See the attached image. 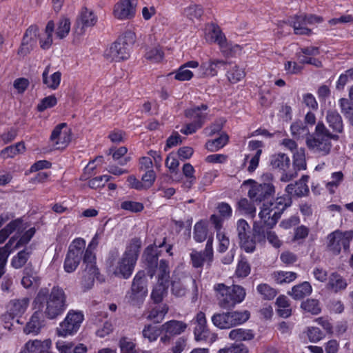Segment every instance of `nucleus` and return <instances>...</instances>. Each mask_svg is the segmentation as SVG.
Wrapping results in <instances>:
<instances>
[{
	"instance_id": "5",
	"label": "nucleus",
	"mask_w": 353,
	"mask_h": 353,
	"mask_svg": "<svg viewBox=\"0 0 353 353\" xmlns=\"http://www.w3.org/2000/svg\"><path fill=\"white\" fill-rule=\"evenodd\" d=\"M287 207L288 204L283 197H279L274 201L264 202L259 214L263 223L261 227L272 228Z\"/></svg>"
},
{
	"instance_id": "54",
	"label": "nucleus",
	"mask_w": 353,
	"mask_h": 353,
	"mask_svg": "<svg viewBox=\"0 0 353 353\" xmlns=\"http://www.w3.org/2000/svg\"><path fill=\"white\" fill-rule=\"evenodd\" d=\"M208 229L202 223H196L194 228V239L197 242H203L207 238Z\"/></svg>"
},
{
	"instance_id": "31",
	"label": "nucleus",
	"mask_w": 353,
	"mask_h": 353,
	"mask_svg": "<svg viewBox=\"0 0 353 353\" xmlns=\"http://www.w3.org/2000/svg\"><path fill=\"white\" fill-rule=\"evenodd\" d=\"M312 292V288L309 282L305 281L301 284L294 286L290 295L296 300L303 299L309 296Z\"/></svg>"
},
{
	"instance_id": "21",
	"label": "nucleus",
	"mask_w": 353,
	"mask_h": 353,
	"mask_svg": "<svg viewBox=\"0 0 353 353\" xmlns=\"http://www.w3.org/2000/svg\"><path fill=\"white\" fill-rule=\"evenodd\" d=\"M207 110L208 105L201 104L200 106H194L186 110L185 116L194 123H201V126H203L208 117Z\"/></svg>"
},
{
	"instance_id": "24",
	"label": "nucleus",
	"mask_w": 353,
	"mask_h": 353,
	"mask_svg": "<svg viewBox=\"0 0 353 353\" xmlns=\"http://www.w3.org/2000/svg\"><path fill=\"white\" fill-rule=\"evenodd\" d=\"M42 313L37 311L33 313L29 321L23 328V332L26 334L36 335L39 333L43 325V321L41 320Z\"/></svg>"
},
{
	"instance_id": "56",
	"label": "nucleus",
	"mask_w": 353,
	"mask_h": 353,
	"mask_svg": "<svg viewBox=\"0 0 353 353\" xmlns=\"http://www.w3.org/2000/svg\"><path fill=\"white\" fill-rule=\"evenodd\" d=\"M160 330L151 325H145L142 331L143 336L148 339L150 342L157 340L160 334Z\"/></svg>"
},
{
	"instance_id": "6",
	"label": "nucleus",
	"mask_w": 353,
	"mask_h": 353,
	"mask_svg": "<svg viewBox=\"0 0 353 353\" xmlns=\"http://www.w3.org/2000/svg\"><path fill=\"white\" fill-rule=\"evenodd\" d=\"M190 290L193 294L192 301H194L198 294L196 280L191 276L174 271L171 280V293L174 296L183 297Z\"/></svg>"
},
{
	"instance_id": "53",
	"label": "nucleus",
	"mask_w": 353,
	"mask_h": 353,
	"mask_svg": "<svg viewBox=\"0 0 353 353\" xmlns=\"http://www.w3.org/2000/svg\"><path fill=\"white\" fill-rule=\"evenodd\" d=\"M290 129L293 137L295 138H299L305 134L308 136V134H310L308 128L301 121L293 123L291 125Z\"/></svg>"
},
{
	"instance_id": "25",
	"label": "nucleus",
	"mask_w": 353,
	"mask_h": 353,
	"mask_svg": "<svg viewBox=\"0 0 353 353\" xmlns=\"http://www.w3.org/2000/svg\"><path fill=\"white\" fill-rule=\"evenodd\" d=\"M187 328V324L183 321L172 320L163 324L161 330L169 336H176L183 333Z\"/></svg>"
},
{
	"instance_id": "51",
	"label": "nucleus",
	"mask_w": 353,
	"mask_h": 353,
	"mask_svg": "<svg viewBox=\"0 0 353 353\" xmlns=\"http://www.w3.org/2000/svg\"><path fill=\"white\" fill-rule=\"evenodd\" d=\"M245 76V73L242 68H240L237 65H234L230 71L228 72V80L232 83H236L243 79Z\"/></svg>"
},
{
	"instance_id": "4",
	"label": "nucleus",
	"mask_w": 353,
	"mask_h": 353,
	"mask_svg": "<svg viewBox=\"0 0 353 353\" xmlns=\"http://www.w3.org/2000/svg\"><path fill=\"white\" fill-rule=\"evenodd\" d=\"M214 289L217 292L218 304L223 309L234 307L241 303L245 296L244 288L238 285L226 286L223 283H219L214 285Z\"/></svg>"
},
{
	"instance_id": "35",
	"label": "nucleus",
	"mask_w": 353,
	"mask_h": 353,
	"mask_svg": "<svg viewBox=\"0 0 353 353\" xmlns=\"http://www.w3.org/2000/svg\"><path fill=\"white\" fill-rule=\"evenodd\" d=\"M26 150L23 142H18L14 145L6 147L0 152V155L3 159L12 158L18 154L23 153Z\"/></svg>"
},
{
	"instance_id": "43",
	"label": "nucleus",
	"mask_w": 353,
	"mask_h": 353,
	"mask_svg": "<svg viewBox=\"0 0 353 353\" xmlns=\"http://www.w3.org/2000/svg\"><path fill=\"white\" fill-rule=\"evenodd\" d=\"M54 29V23L52 21H48L45 30V34L46 37L45 39L40 38L39 43L40 46L42 49H48L52 43V32Z\"/></svg>"
},
{
	"instance_id": "33",
	"label": "nucleus",
	"mask_w": 353,
	"mask_h": 353,
	"mask_svg": "<svg viewBox=\"0 0 353 353\" xmlns=\"http://www.w3.org/2000/svg\"><path fill=\"white\" fill-rule=\"evenodd\" d=\"M22 221L20 219L10 222L5 228L0 230V244L3 243L14 231H19Z\"/></svg>"
},
{
	"instance_id": "18",
	"label": "nucleus",
	"mask_w": 353,
	"mask_h": 353,
	"mask_svg": "<svg viewBox=\"0 0 353 353\" xmlns=\"http://www.w3.org/2000/svg\"><path fill=\"white\" fill-rule=\"evenodd\" d=\"M29 305L28 298H22L18 299H12L10 301L6 306L7 314L4 316L6 319L7 316L11 319L19 317L23 315L26 311Z\"/></svg>"
},
{
	"instance_id": "63",
	"label": "nucleus",
	"mask_w": 353,
	"mask_h": 353,
	"mask_svg": "<svg viewBox=\"0 0 353 353\" xmlns=\"http://www.w3.org/2000/svg\"><path fill=\"white\" fill-rule=\"evenodd\" d=\"M145 58L152 62H159L163 58V52L159 48H153L146 52Z\"/></svg>"
},
{
	"instance_id": "22",
	"label": "nucleus",
	"mask_w": 353,
	"mask_h": 353,
	"mask_svg": "<svg viewBox=\"0 0 353 353\" xmlns=\"http://www.w3.org/2000/svg\"><path fill=\"white\" fill-rule=\"evenodd\" d=\"M156 272L149 270L148 273L151 278L157 274V283L160 284L168 285L169 279H170V269L169 263L167 261L162 259L160 261L159 265H156Z\"/></svg>"
},
{
	"instance_id": "27",
	"label": "nucleus",
	"mask_w": 353,
	"mask_h": 353,
	"mask_svg": "<svg viewBox=\"0 0 353 353\" xmlns=\"http://www.w3.org/2000/svg\"><path fill=\"white\" fill-rule=\"evenodd\" d=\"M326 121L332 132L341 133L343 131V123L341 116L335 110H329L326 114Z\"/></svg>"
},
{
	"instance_id": "7",
	"label": "nucleus",
	"mask_w": 353,
	"mask_h": 353,
	"mask_svg": "<svg viewBox=\"0 0 353 353\" xmlns=\"http://www.w3.org/2000/svg\"><path fill=\"white\" fill-rule=\"evenodd\" d=\"M134 33L131 31L125 32L124 37L112 43L105 50V57L107 59L114 61L125 60L130 57L129 43L134 41Z\"/></svg>"
},
{
	"instance_id": "36",
	"label": "nucleus",
	"mask_w": 353,
	"mask_h": 353,
	"mask_svg": "<svg viewBox=\"0 0 353 353\" xmlns=\"http://www.w3.org/2000/svg\"><path fill=\"white\" fill-rule=\"evenodd\" d=\"M276 304L278 306L277 313L283 318H288L292 314L290 304L288 299L285 296H280L277 298Z\"/></svg>"
},
{
	"instance_id": "15",
	"label": "nucleus",
	"mask_w": 353,
	"mask_h": 353,
	"mask_svg": "<svg viewBox=\"0 0 353 353\" xmlns=\"http://www.w3.org/2000/svg\"><path fill=\"white\" fill-rule=\"evenodd\" d=\"M137 0H120L114 5L113 14L120 20L130 19L135 15Z\"/></svg>"
},
{
	"instance_id": "60",
	"label": "nucleus",
	"mask_w": 353,
	"mask_h": 353,
	"mask_svg": "<svg viewBox=\"0 0 353 353\" xmlns=\"http://www.w3.org/2000/svg\"><path fill=\"white\" fill-rule=\"evenodd\" d=\"M238 208L244 213L250 214L252 216H254L255 215L256 208L245 198L241 199L238 202Z\"/></svg>"
},
{
	"instance_id": "58",
	"label": "nucleus",
	"mask_w": 353,
	"mask_h": 353,
	"mask_svg": "<svg viewBox=\"0 0 353 353\" xmlns=\"http://www.w3.org/2000/svg\"><path fill=\"white\" fill-rule=\"evenodd\" d=\"M70 30V22L68 19H61L57 27L56 34L59 39L65 37Z\"/></svg>"
},
{
	"instance_id": "50",
	"label": "nucleus",
	"mask_w": 353,
	"mask_h": 353,
	"mask_svg": "<svg viewBox=\"0 0 353 353\" xmlns=\"http://www.w3.org/2000/svg\"><path fill=\"white\" fill-rule=\"evenodd\" d=\"M30 256V252L26 250L19 252L17 256L12 259V266L16 269L22 268L27 262Z\"/></svg>"
},
{
	"instance_id": "37",
	"label": "nucleus",
	"mask_w": 353,
	"mask_h": 353,
	"mask_svg": "<svg viewBox=\"0 0 353 353\" xmlns=\"http://www.w3.org/2000/svg\"><path fill=\"white\" fill-rule=\"evenodd\" d=\"M229 338L236 341H249L254 338V334L250 330L237 328L230 332Z\"/></svg>"
},
{
	"instance_id": "38",
	"label": "nucleus",
	"mask_w": 353,
	"mask_h": 353,
	"mask_svg": "<svg viewBox=\"0 0 353 353\" xmlns=\"http://www.w3.org/2000/svg\"><path fill=\"white\" fill-rule=\"evenodd\" d=\"M44 343L46 344V346H48L50 342L48 341H45L44 342H42L39 340L29 341L25 344L24 347L21 350L20 353L41 352Z\"/></svg>"
},
{
	"instance_id": "46",
	"label": "nucleus",
	"mask_w": 353,
	"mask_h": 353,
	"mask_svg": "<svg viewBox=\"0 0 353 353\" xmlns=\"http://www.w3.org/2000/svg\"><path fill=\"white\" fill-rule=\"evenodd\" d=\"M274 279L277 283H289L294 281L296 278V274L293 272L279 271L274 272Z\"/></svg>"
},
{
	"instance_id": "19",
	"label": "nucleus",
	"mask_w": 353,
	"mask_h": 353,
	"mask_svg": "<svg viewBox=\"0 0 353 353\" xmlns=\"http://www.w3.org/2000/svg\"><path fill=\"white\" fill-rule=\"evenodd\" d=\"M210 221L213 223L214 227L216 231V238L219 242V251L220 252H224L227 250L230 245V239L221 230L223 228L222 219L217 215L212 214L210 217Z\"/></svg>"
},
{
	"instance_id": "23",
	"label": "nucleus",
	"mask_w": 353,
	"mask_h": 353,
	"mask_svg": "<svg viewBox=\"0 0 353 353\" xmlns=\"http://www.w3.org/2000/svg\"><path fill=\"white\" fill-rule=\"evenodd\" d=\"M308 179V176L304 175L294 184L290 183L285 188L286 192L290 195L297 196H303L307 195L309 192V188L307 185Z\"/></svg>"
},
{
	"instance_id": "49",
	"label": "nucleus",
	"mask_w": 353,
	"mask_h": 353,
	"mask_svg": "<svg viewBox=\"0 0 353 353\" xmlns=\"http://www.w3.org/2000/svg\"><path fill=\"white\" fill-rule=\"evenodd\" d=\"M168 285L160 284L157 283V285L152 290L151 294V298L154 303H160L165 294L167 293Z\"/></svg>"
},
{
	"instance_id": "11",
	"label": "nucleus",
	"mask_w": 353,
	"mask_h": 353,
	"mask_svg": "<svg viewBox=\"0 0 353 353\" xmlns=\"http://www.w3.org/2000/svg\"><path fill=\"white\" fill-rule=\"evenodd\" d=\"M83 321V314L81 312L70 310L65 319L57 328V334L59 336H67L76 333Z\"/></svg>"
},
{
	"instance_id": "61",
	"label": "nucleus",
	"mask_w": 353,
	"mask_h": 353,
	"mask_svg": "<svg viewBox=\"0 0 353 353\" xmlns=\"http://www.w3.org/2000/svg\"><path fill=\"white\" fill-rule=\"evenodd\" d=\"M39 37V28L37 26H30L26 31L23 39L34 45L37 43V39Z\"/></svg>"
},
{
	"instance_id": "17",
	"label": "nucleus",
	"mask_w": 353,
	"mask_h": 353,
	"mask_svg": "<svg viewBox=\"0 0 353 353\" xmlns=\"http://www.w3.org/2000/svg\"><path fill=\"white\" fill-rule=\"evenodd\" d=\"M226 62L221 59H210L208 62H203L197 70L199 78H206L216 76L218 70L225 67Z\"/></svg>"
},
{
	"instance_id": "26",
	"label": "nucleus",
	"mask_w": 353,
	"mask_h": 353,
	"mask_svg": "<svg viewBox=\"0 0 353 353\" xmlns=\"http://www.w3.org/2000/svg\"><path fill=\"white\" fill-rule=\"evenodd\" d=\"M199 66V62L196 61H190L181 65L177 71L175 72V79L181 81L190 80L194 74L192 71L188 70L190 68H197Z\"/></svg>"
},
{
	"instance_id": "8",
	"label": "nucleus",
	"mask_w": 353,
	"mask_h": 353,
	"mask_svg": "<svg viewBox=\"0 0 353 353\" xmlns=\"http://www.w3.org/2000/svg\"><path fill=\"white\" fill-rule=\"evenodd\" d=\"M250 316L248 310L216 313L212 316V322L220 329H230L244 323Z\"/></svg>"
},
{
	"instance_id": "42",
	"label": "nucleus",
	"mask_w": 353,
	"mask_h": 353,
	"mask_svg": "<svg viewBox=\"0 0 353 353\" xmlns=\"http://www.w3.org/2000/svg\"><path fill=\"white\" fill-rule=\"evenodd\" d=\"M203 14V10L200 5L191 4L185 8L183 12V16L194 21L199 19Z\"/></svg>"
},
{
	"instance_id": "9",
	"label": "nucleus",
	"mask_w": 353,
	"mask_h": 353,
	"mask_svg": "<svg viewBox=\"0 0 353 353\" xmlns=\"http://www.w3.org/2000/svg\"><path fill=\"white\" fill-rule=\"evenodd\" d=\"M85 247V242L83 239L78 238L72 241L69 247L64 262L65 272L71 273L77 269L83 259L82 256Z\"/></svg>"
},
{
	"instance_id": "59",
	"label": "nucleus",
	"mask_w": 353,
	"mask_h": 353,
	"mask_svg": "<svg viewBox=\"0 0 353 353\" xmlns=\"http://www.w3.org/2000/svg\"><path fill=\"white\" fill-rule=\"evenodd\" d=\"M57 103V98L54 95H50L43 98L37 105L39 112H43L48 108L54 107Z\"/></svg>"
},
{
	"instance_id": "44",
	"label": "nucleus",
	"mask_w": 353,
	"mask_h": 353,
	"mask_svg": "<svg viewBox=\"0 0 353 353\" xmlns=\"http://www.w3.org/2000/svg\"><path fill=\"white\" fill-rule=\"evenodd\" d=\"M301 307L305 312L314 315L319 314L321 311L319 300L314 299H307L303 301Z\"/></svg>"
},
{
	"instance_id": "39",
	"label": "nucleus",
	"mask_w": 353,
	"mask_h": 353,
	"mask_svg": "<svg viewBox=\"0 0 353 353\" xmlns=\"http://www.w3.org/2000/svg\"><path fill=\"white\" fill-rule=\"evenodd\" d=\"M147 295V294L130 290L125 295V299L130 305L140 307Z\"/></svg>"
},
{
	"instance_id": "10",
	"label": "nucleus",
	"mask_w": 353,
	"mask_h": 353,
	"mask_svg": "<svg viewBox=\"0 0 353 353\" xmlns=\"http://www.w3.org/2000/svg\"><path fill=\"white\" fill-rule=\"evenodd\" d=\"M243 185H250L248 195L253 202L261 203L268 199L274 194V187L270 183H258L254 180L245 181Z\"/></svg>"
},
{
	"instance_id": "57",
	"label": "nucleus",
	"mask_w": 353,
	"mask_h": 353,
	"mask_svg": "<svg viewBox=\"0 0 353 353\" xmlns=\"http://www.w3.org/2000/svg\"><path fill=\"white\" fill-rule=\"evenodd\" d=\"M236 230L239 239L249 236L250 233V227L248 222L244 219H239L236 223Z\"/></svg>"
},
{
	"instance_id": "12",
	"label": "nucleus",
	"mask_w": 353,
	"mask_h": 353,
	"mask_svg": "<svg viewBox=\"0 0 353 353\" xmlns=\"http://www.w3.org/2000/svg\"><path fill=\"white\" fill-rule=\"evenodd\" d=\"M353 239V230H348L344 232L335 231L327 236L328 250L334 254H339L343 248L347 251L350 248V243Z\"/></svg>"
},
{
	"instance_id": "20",
	"label": "nucleus",
	"mask_w": 353,
	"mask_h": 353,
	"mask_svg": "<svg viewBox=\"0 0 353 353\" xmlns=\"http://www.w3.org/2000/svg\"><path fill=\"white\" fill-rule=\"evenodd\" d=\"M254 236L255 239L259 242H264L265 238H267L268 241L270 244H272L274 247L278 248L281 246V242L279 239L277 235L275 232L268 230L265 231V227H256L254 225Z\"/></svg>"
},
{
	"instance_id": "16",
	"label": "nucleus",
	"mask_w": 353,
	"mask_h": 353,
	"mask_svg": "<svg viewBox=\"0 0 353 353\" xmlns=\"http://www.w3.org/2000/svg\"><path fill=\"white\" fill-rule=\"evenodd\" d=\"M83 266L84 267L82 272L81 285L85 290L90 289L94 282L95 278L99 274V269L97 268L96 261H85L83 259Z\"/></svg>"
},
{
	"instance_id": "48",
	"label": "nucleus",
	"mask_w": 353,
	"mask_h": 353,
	"mask_svg": "<svg viewBox=\"0 0 353 353\" xmlns=\"http://www.w3.org/2000/svg\"><path fill=\"white\" fill-rule=\"evenodd\" d=\"M99 244V234H96L94 237L92 238V241L89 243L87 249L85 251L83 259L85 261H96V256L95 254L93 252V250L97 248V246Z\"/></svg>"
},
{
	"instance_id": "47",
	"label": "nucleus",
	"mask_w": 353,
	"mask_h": 353,
	"mask_svg": "<svg viewBox=\"0 0 353 353\" xmlns=\"http://www.w3.org/2000/svg\"><path fill=\"white\" fill-rule=\"evenodd\" d=\"M18 237H11L5 246L0 248V263H6L8 256L14 250L12 245L16 242Z\"/></svg>"
},
{
	"instance_id": "2",
	"label": "nucleus",
	"mask_w": 353,
	"mask_h": 353,
	"mask_svg": "<svg viewBox=\"0 0 353 353\" xmlns=\"http://www.w3.org/2000/svg\"><path fill=\"white\" fill-rule=\"evenodd\" d=\"M339 138V136L332 133L323 122H319L314 132L306 137L305 143L312 153L323 157L331 152L332 148L331 141H337Z\"/></svg>"
},
{
	"instance_id": "32",
	"label": "nucleus",
	"mask_w": 353,
	"mask_h": 353,
	"mask_svg": "<svg viewBox=\"0 0 353 353\" xmlns=\"http://www.w3.org/2000/svg\"><path fill=\"white\" fill-rule=\"evenodd\" d=\"M347 287V283L341 276L336 273H332L329 277V281L327 288L329 290L338 292L339 291L345 290Z\"/></svg>"
},
{
	"instance_id": "41",
	"label": "nucleus",
	"mask_w": 353,
	"mask_h": 353,
	"mask_svg": "<svg viewBox=\"0 0 353 353\" xmlns=\"http://www.w3.org/2000/svg\"><path fill=\"white\" fill-rule=\"evenodd\" d=\"M228 139L226 134H222L217 139L208 141L205 143V148L210 152L217 151L227 144Z\"/></svg>"
},
{
	"instance_id": "13",
	"label": "nucleus",
	"mask_w": 353,
	"mask_h": 353,
	"mask_svg": "<svg viewBox=\"0 0 353 353\" xmlns=\"http://www.w3.org/2000/svg\"><path fill=\"white\" fill-rule=\"evenodd\" d=\"M323 21V18L315 15H296L290 24L293 27L294 33L300 35H310L312 30L307 28V25L319 23Z\"/></svg>"
},
{
	"instance_id": "30",
	"label": "nucleus",
	"mask_w": 353,
	"mask_h": 353,
	"mask_svg": "<svg viewBox=\"0 0 353 353\" xmlns=\"http://www.w3.org/2000/svg\"><path fill=\"white\" fill-rule=\"evenodd\" d=\"M130 290L148 294L147 279L144 271H139L136 274Z\"/></svg>"
},
{
	"instance_id": "40",
	"label": "nucleus",
	"mask_w": 353,
	"mask_h": 353,
	"mask_svg": "<svg viewBox=\"0 0 353 353\" xmlns=\"http://www.w3.org/2000/svg\"><path fill=\"white\" fill-rule=\"evenodd\" d=\"M290 159L285 154H277L271 158V165L274 168H279L285 171L290 166Z\"/></svg>"
},
{
	"instance_id": "28",
	"label": "nucleus",
	"mask_w": 353,
	"mask_h": 353,
	"mask_svg": "<svg viewBox=\"0 0 353 353\" xmlns=\"http://www.w3.org/2000/svg\"><path fill=\"white\" fill-rule=\"evenodd\" d=\"M50 65H48L43 74H42V81L43 83L46 85L47 88L52 89V90H56L61 82V73L59 71H57L49 77L48 74L50 71Z\"/></svg>"
},
{
	"instance_id": "62",
	"label": "nucleus",
	"mask_w": 353,
	"mask_h": 353,
	"mask_svg": "<svg viewBox=\"0 0 353 353\" xmlns=\"http://www.w3.org/2000/svg\"><path fill=\"white\" fill-rule=\"evenodd\" d=\"M190 259L192 266L195 268L203 267V263L207 261L205 255L201 252L196 250H193L190 253Z\"/></svg>"
},
{
	"instance_id": "64",
	"label": "nucleus",
	"mask_w": 353,
	"mask_h": 353,
	"mask_svg": "<svg viewBox=\"0 0 353 353\" xmlns=\"http://www.w3.org/2000/svg\"><path fill=\"white\" fill-rule=\"evenodd\" d=\"M217 353H248V349L243 344L232 345L220 349Z\"/></svg>"
},
{
	"instance_id": "1",
	"label": "nucleus",
	"mask_w": 353,
	"mask_h": 353,
	"mask_svg": "<svg viewBox=\"0 0 353 353\" xmlns=\"http://www.w3.org/2000/svg\"><path fill=\"white\" fill-rule=\"evenodd\" d=\"M42 307H45L43 313L49 319H54L61 315L67 307L66 295L59 287H53L49 293L46 288L41 289L35 299Z\"/></svg>"
},
{
	"instance_id": "34",
	"label": "nucleus",
	"mask_w": 353,
	"mask_h": 353,
	"mask_svg": "<svg viewBox=\"0 0 353 353\" xmlns=\"http://www.w3.org/2000/svg\"><path fill=\"white\" fill-rule=\"evenodd\" d=\"M97 22V18L90 10L86 8L82 9L77 19V23L81 24L82 28L93 26Z\"/></svg>"
},
{
	"instance_id": "14",
	"label": "nucleus",
	"mask_w": 353,
	"mask_h": 353,
	"mask_svg": "<svg viewBox=\"0 0 353 353\" xmlns=\"http://www.w3.org/2000/svg\"><path fill=\"white\" fill-rule=\"evenodd\" d=\"M71 130L66 123H61L55 127L50 136V141L56 149L65 148L71 141Z\"/></svg>"
},
{
	"instance_id": "3",
	"label": "nucleus",
	"mask_w": 353,
	"mask_h": 353,
	"mask_svg": "<svg viewBox=\"0 0 353 353\" xmlns=\"http://www.w3.org/2000/svg\"><path fill=\"white\" fill-rule=\"evenodd\" d=\"M141 241L139 239H131L121 259L119 261L114 274L128 279L132 274L137 261Z\"/></svg>"
},
{
	"instance_id": "52",
	"label": "nucleus",
	"mask_w": 353,
	"mask_h": 353,
	"mask_svg": "<svg viewBox=\"0 0 353 353\" xmlns=\"http://www.w3.org/2000/svg\"><path fill=\"white\" fill-rule=\"evenodd\" d=\"M257 291L263 299L268 300L273 299L277 294L276 290L265 283L259 285L257 286Z\"/></svg>"
},
{
	"instance_id": "45",
	"label": "nucleus",
	"mask_w": 353,
	"mask_h": 353,
	"mask_svg": "<svg viewBox=\"0 0 353 353\" xmlns=\"http://www.w3.org/2000/svg\"><path fill=\"white\" fill-rule=\"evenodd\" d=\"M339 105L341 112L350 123L353 125V103L347 99L341 98L339 100Z\"/></svg>"
},
{
	"instance_id": "29",
	"label": "nucleus",
	"mask_w": 353,
	"mask_h": 353,
	"mask_svg": "<svg viewBox=\"0 0 353 353\" xmlns=\"http://www.w3.org/2000/svg\"><path fill=\"white\" fill-rule=\"evenodd\" d=\"M168 310L169 307L166 304L157 305L147 312L146 318L154 323H159L163 321Z\"/></svg>"
},
{
	"instance_id": "55",
	"label": "nucleus",
	"mask_w": 353,
	"mask_h": 353,
	"mask_svg": "<svg viewBox=\"0 0 353 353\" xmlns=\"http://www.w3.org/2000/svg\"><path fill=\"white\" fill-rule=\"evenodd\" d=\"M119 345L121 353H136L135 344L128 337H121Z\"/></svg>"
}]
</instances>
